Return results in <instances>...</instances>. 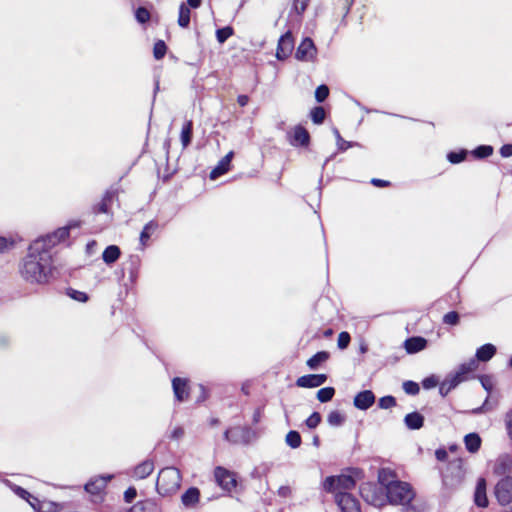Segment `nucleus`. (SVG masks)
Here are the masks:
<instances>
[{
  "label": "nucleus",
  "instance_id": "1",
  "mask_svg": "<svg viewBox=\"0 0 512 512\" xmlns=\"http://www.w3.org/2000/svg\"><path fill=\"white\" fill-rule=\"evenodd\" d=\"M52 255L45 249L42 240H35L28 249L27 256L20 265L22 278L29 283L43 284L51 273Z\"/></svg>",
  "mask_w": 512,
  "mask_h": 512
},
{
  "label": "nucleus",
  "instance_id": "2",
  "mask_svg": "<svg viewBox=\"0 0 512 512\" xmlns=\"http://www.w3.org/2000/svg\"><path fill=\"white\" fill-rule=\"evenodd\" d=\"M181 480V473L177 468H163L157 478L156 488L158 493L163 496L176 493L180 488Z\"/></svg>",
  "mask_w": 512,
  "mask_h": 512
},
{
  "label": "nucleus",
  "instance_id": "3",
  "mask_svg": "<svg viewBox=\"0 0 512 512\" xmlns=\"http://www.w3.org/2000/svg\"><path fill=\"white\" fill-rule=\"evenodd\" d=\"M415 493L411 485L407 482L398 481L391 485L387 492V498L391 504L410 507V502L414 499Z\"/></svg>",
  "mask_w": 512,
  "mask_h": 512
},
{
  "label": "nucleus",
  "instance_id": "4",
  "mask_svg": "<svg viewBox=\"0 0 512 512\" xmlns=\"http://www.w3.org/2000/svg\"><path fill=\"white\" fill-rule=\"evenodd\" d=\"M465 471L460 460L450 462L443 473V486L447 489H454L461 485Z\"/></svg>",
  "mask_w": 512,
  "mask_h": 512
},
{
  "label": "nucleus",
  "instance_id": "5",
  "mask_svg": "<svg viewBox=\"0 0 512 512\" xmlns=\"http://www.w3.org/2000/svg\"><path fill=\"white\" fill-rule=\"evenodd\" d=\"M355 480L350 475H339L327 477L323 483V487L328 492H344L355 487Z\"/></svg>",
  "mask_w": 512,
  "mask_h": 512
},
{
  "label": "nucleus",
  "instance_id": "6",
  "mask_svg": "<svg viewBox=\"0 0 512 512\" xmlns=\"http://www.w3.org/2000/svg\"><path fill=\"white\" fill-rule=\"evenodd\" d=\"M495 496L501 505L512 501V478H502L495 486Z\"/></svg>",
  "mask_w": 512,
  "mask_h": 512
},
{
  "label": "nucleus",
  "instance_id": "7",
  "mask_svg": "<svg viewBox=\"0 0 512 512\" xmlns=\"http://www.w3.org/2000/svg\"><path fill=\"white\" fill-rule=\"evenodd\" d=\"M335 500L342 512H361L359 501L349 493L339 492Z\"/></svg>",
  "mask_w": 512,
  "mask_h": 512
},
{
  "label": "nucleus",
  "instance_id": "8",
  "mask_svg": "<svg viewBox=\"0 0 512 512\" xmlns=\"http://www.w3.org/2000/svg\"><path fill=\"white\" fill-rule=\"evenodd\" d=\"M214 476L218 485L226 491H232L237 485L235 475L223 467H217Z\"/></svg>",
  "mask_w": 512,
  "mask_h": 512
},
{
  "label": "nucleus",
  "instance_id": "9",
  "mask_svg": "<svg viewBox=\"0 0 512 512\" xmlns=\"http://www.w3.org/2000/svg\"><path fill=\"white\" fill-rule=\"evenodd\" d=\"M317 49L313 40L306 37L298 46L295 57L300 61H313L316 57Z\"/></svg>",
  "mask_w": 512,
  "mask_h": 512
},
{
  "label": "nucleus",
  "instance_id": "10",
  "mask_svg": "<svg viewBox=\"0 0 512 512\" xmlns=\"http://www.w3.org/2000/svg\"><path fill=\"white\" fill-rule=\"evenodd\" d=\"M294 49V39L290 31L283 34L277 45L276 57L278 60L287 59Z\"/></svg>",
  "mask_w": 512,
  "mask_h": 512
},
{
  "label": "nucleus",
  "instance_id": "11",
  "mask_svg": "<svg viewBox=\"0 0 512 512\" xmlns=\"http://www.w3.org/2000/svg\"><path fill=\"white\" fill-rule=\"evenodd\" d=\"M70 227L65 226L57 229L52 234H48L46 236L40 237L37 240H42L45 243V249H50L56 244L66 240L69 237Z\"/></svg>",
  "mask_w": 512,
  "mask_h": 512
},
{
  "label": "nucleus",
  "instance_id": "12",
  "mask_svg": "<svg viewBox=\"0 0 512 512\" xmlns=\"http://www.w3.org/2000/svg\"><path fill=\"white\" fill-rule=\"evenodd\" d=\"M327 380L325 374H309L297 379L296 385L302 388H315L323 385Z\"/></svg>",
  "mask_w": 512,
  "mask_h": 512
},
{
  "label": "nucleus",
  "instance_id": "13",
  "mask_svg": "<svg viewBox=\"0 0 512 512\" xmlns=\"http://www.w3.org/2000/svg\"><path fill=\"white\" fill-rule=\"evenodd\" d=\"M375 402V395L371 390H364L359 392L354 397V406L360 410L369 409Z\"/></svg>",
  "mask_w": 512,
  "mask_h": 512
},
{
  "label": "nucleus",
  "instance_id": "14",
  "mask_svg": "<svg viewBox=\"0 0 512 512\" xmlns=\"http://www.w3.org/2000/svg\"><path fill=\"white\" fill-rule=\"evenodd\" d=\"M111 479L112 475L100 476L92 479L85 485V490L92 495H99Z\"/></svg>",
  "mask_w": 512,
  "mask_h": 512
},
{
  "label": "nucleus",
  "instance_id": "15",
  "mask_svg": "<svg viewBox=\"0 0 512 512\" xmlns=\"http://www.w3.org/2000/svg\"><path fill=\"white\" fill-rule=\"evenodd\" d=\"M474 503L481 508L488 506V498L486 495V481L484 478H479L474 492Z\"/></svg>",
  "mask_w": 512,
  "mask_h": 512
},
{
  "label": "nucleus",
  "instance_id": "16",
  "mask_svg": "<svg viewBox=\"0 0 512 512\" xmlns=\"http://www.w3.org/2000/svg\"><path fill=\"white\" fill-rule=\"evenodd\" d=\"M427 346V340L420 336L410 337L405 340L404 348L408 354H415L424 350Z\"/></svg>",
  "mask_w": 512,
  "mask_h": 512
},
{
  "label": "nucleus",
  "instance_id": "17",
  "mask_svg": "<svg viewBox=\"0 0 512 512\" xmlns=\"http://www.w3.org/2000/svg\"><path fill=\"white\" fill-rule=\"evenodd\" d=\"M233 155V151H230L218 162L216 167L210 172V179L215 180L221 175L228 172Z\"/></svg>",
  "mask_w": 512,
  "mask_h": 512
},
{
  "label": "nucleus",
  "instance_id": "18",
  "mask_svg": "<svg viewBox=\"0 0 512 512\" xmlns=\"http://www.w3.org/2000/svg\"><path fill=\"white\" fill-rule=\"evenodd\" d=\"M172 387L174 391L175 398L182 402L188 397V384L187 380L176 377L172 381Z\"/></svg>",
  "mask_w": 512,
  "mask_h": 512
},
{
  "label": "nucleus",
  "instance_id": "19",
  "mask_svg": "<svg viewBox=\"0 0 512 512\" xmlns=\"http://www.w3.org/2000/svg\"><path fill=\"white\" fill-rule=\"evenodd\" d=\"M153 470H154L153 461L145 460V461L141 462L140 464H138L134 468L131 476L137 480L145 479L153 472Z\"/></svg>",
  "mask_w": 512,
  "mask_h": 512
},
{
  "label": "nucleus",
  "instance_id": "20",
  "mask_svg": "<svg viewBox=\"0 0 512 512\" xmlns=\"http://www.w3.org/2000/svg\"><path fill=\"white\" fill-rule=\"evenodd\" d=\"M478 367V363L475 359H470L468 362L461 364L457 370L453 373L454 376H458L460 383L468 378V375L473 373Z\"/></svg>",
  "mask_w": 512,
  "mask_h": 512
},
{
  "label": "nucleus",
  "instance_id": "21",
  "mask_svg": "<svg viewBox=\"0 0 512 512\" xmlns=\"http://www.w3.org/2000/svg\"><path fill=\"white\" fill-rule=\"evenodd\" d=\"M310 136L308 131L302 126H296L293 131V138L290 143L293 146H307Z\"/></svg>",
  "mask_w": 512,
  "mask_h": 512
},
{
  "label": "nucleus",
  "instance_id": "22",
  "mask_svg": "<svg viewBox=\"0 0 512 512\" xmlns=\"http://www.w3.org/2000/svg\"><path fill=\"white\" fill-rule=\"evenodd\" d=\"M378 481L387 493L390 486L399 480L396 479V475L390 469L383 468L378 473Z\"/></svg>",
  "mask_w": 512,
  "mask_h": 512
},
{
  "label": "nucleus",
  "instance_id": "23",
  "mask_svg": "<svg viewBox=\"0 0 512 512\" xmlns=\"http://www.w3.org/2000/svg\"><path fill=\"white\" fill-rule=\"evenodd\" d=\"M199 498V490L195 487H191L181 496V501L185 507L192 508L199 502Z\"/></svg>",
  "mask_w": 512,
  "mask_h": 512
},
{
  "label": "nucleus",
  "instance_id": "24",
  "mask_svg": "<svg viewBox=\"0 0 512 512\" xmlns=\"http://www.w3.org/2000/svg\"><path fill=\"white\" fill-rule=\"evenodd\" d=\"M404 423L408 429L418 430L424 424V417L418 412L408 413L404 418Z\"/></svg>",
  "mask_w": 512,
  "mask_h": 512
},
{
  "label": "nucleus",
  "instance_id": "25",
  "mask_svg": "<svg viewBox=\"0 0 512 512\" xmlns=\"http://www.w3.org/2000/svg\"><path fill=\"white\" fill-rule=\"evenodd\" d=\"M496 353V347L493 344H485L477 349L476 351V361L487 362L489 361Z\"/></svg>",
  "mask_w": 512,
  "mask_h": 512
},
{
  "label": "nucleus",
  "instance_id": "26",
  "mask_svg": "<svg viewBox=\"0 0 512 512\" xmlns=\"http://www.w3.org/2000/svg\"><path fill=\"white\" fill-rule=\"evenodd\" d=\"M120 254L121 251L118 246L110 245L103 251L102 259L106 264L111 265L119 259Z\"/></svg>",
  "mask_w": 512,
  "mask_h": 512
},
{
  "label": "nucleus",
  "instance_id": "27",
  "mask_svg": "<svg viewBox=\"0 0 512 512\" xmlns=\"http://www.w3.org/2000/svg\"><path fill=\"white\" fill-rule=\"evenodd\" d=\"M459 384H460V380H459L458 376H454L453 374H450L440 384L439 392L442 396H446L452 389L457 387Z\"/></svg>",
  "mask_w": 512,
  "mask_h": 512
},
{
  "label": "nucleus",
  "instance_id": "28",
  "mask_svg": "<svg viewBox=\"0 0 512 512\" xmlns=\"http://www.w3.org/2000/svg\"><path fill=\"white\" fill-rule=\"evenodd\" d=\"M157 228H158V223L153 220L149 221L144 226L142 232L140 233V238H139L142 248H144L147 245L151 235L157 230Z\"/></svg>",
  "mask_w": 512,
  "mask_h": 512
},
{
  "label": "nucleus",
  "instance_id": "29",
  "mask_svg": "<svg viewBox=\"0 0 512 512\" xmlns=\"http://www.w3.org/2000/svg\"><path fill=\"white\" fill-rule=\"evenodd\" d=\"M464 443L470 453H475L480 449L481 438L477 433H469L464 437Z\"/></svg>",
  "mask_w": 512,
  "mask_h": 512
},
{
  "label": "nucleus",
  "instance_id": "30",
  "mask_svg": "<svg viewBox=\"0 0 512 512\" xmlns=\"http://www.w3.org/2000/svg\"><path fill=\"white\" fill-rule=\"evenodd\" d=\"M192 132H193V123L191 120H188L184 123L182 130H181V134H180V139H181L183 149H185L186 147H188L190 145L191 140H192Z\"/></svg>",
  "mask_w": 512,
  "mask_h": 512
},
{
  "label": "nucleus",
  "instance_id": "31",
  "mask_svg": "<svg viewBox=\"0 0 512 512\" xmlns=\"http://www.w3.org/2000/svg\"><path fill=\"white\" fill-rule=\"evenodd\" d=\"M190 23V8L182 3L179 7L178 24L183 28H187Z\"/></svg>",
  "mask_w": 512,
  "mask_h": 512
},
{
  "label": "nucleus",
  "instance_id": "32",
  "mask_svg": "<svg viewBox=\"0 0 512 512\" xmlns=\"http://www.w3.org/2000/svg\"><path fill=\"white\" fill-rule=\"evenodd\" d=\"M329 357V354L325 351L317 352L307 361V365L310 369H317V367L325 362Z\"/></svg>",
  "mask_w": 512,
  "mask_h": 512
},
{
  "label": "nucleus",
  "instance_id": "33",
  "mask_svg": "<svg viewBox=\"0 0 512 512\" xmlns=\"http://www.w3.org/2000/svg\"><path fill=\"white\" fill-rule=\"evenodd\" d=\"M63 508L62 504H59L50 500H42L40 507H37L38 512H59Z\"/></svg>",
  "mask_w": 512,
  "mask_h": 512
},
{
  "label": "nucleus",
  "instance_id": "34",
  "mask_svg": "<svg viewBox=\"0 0 512 512\" xmlns=\"http://www.w3.org/2000/svg\"><path fill=\"white\" fill-rule=\"evenodd\" d=\"M285 441L289 447L296 449L301 445V436L297 431L292 430L287 433Z\"/></svg>",
  "mask_w": 512,
  "mask_h": 512
},
{
  "label": "nucleus",
  "instance_id": "35",
  "mask_svg": "<svg viewBox=\"0 0 512 512\" xmlns=\"http://www.w3.org/2000/svg\"><path fill=\"white\" fill-rule=\"evenodd\" d=\"M345 421V416L339 411H331L328 414L327 422L330 426L338 427L341 426Z\"/></svg>",
  "mask_w": 512,
  "mask_h": 512
},
{
  "label": "nucleus",
  "instance_id": "36",
  "mask_svg": "<svg viewBox=\"0 0 512 512\" xmlns=\"http://www.w3.org/2000/svg\"><path fill=\"white\" fill-rule=\"evenodd\" d=\"M335 394V390L333 387H324L318 390L317 392V399L322 402H328L330 401Z\"/></svg>",
  "mask_w": 512,
  "mask_h": 512
},
{
  "label": "nucleus",
  "instance_id": "37",
  "mask_svg": "<svg viewBox=\"0 0 512 512\" xmlns=\"http://www.w3.org/2000/svg\"><path fill=\"white\" fill-rule=\"evenodd\" d=\"M243 432H244V430L242 428L236 427V428L226 430L224 433V436H225L226 440L233 442V443H238L239 437L242 435Z\"/></svg>",
  "mask_w": 512,
  "mask_h": 512
},
{
  "label": "nucleus",
  "instance_id": "38",
  "mask_svg": "<svg viewBox=\"0 0 512 512\" xmlns=\"http://www.w3.org/2000/svg\"><path fill=\"white\" fill-rule=\"evenodd\" d=\"M166 50H167V47H166L165 42L162 40L157 41L154 44V48H153V55H154L155 59H157V60L162 59L166 54Z\"/></svg>",
  "mask_w": 512,
  "mask_h": 512
},
{
  "label": "nucleus",
  "instance_id": "39",
  "mask_svg": "<svg viewBox=\"0 0 512 512\" xmlns=\"http://www.w3.org/2000/svg\"><path fill=\"white\" fill-rule=\"evenodd\" d=\"M233 35V29L229 26L220 28L216 31V38L219 43H224L230 36Z\"/></svg>",
  "mask_w": 512,
  "mask_h": 512
},
{
  "label": "nucleus",
  "instance_id": "40",
  "mask_svg": "<svg viewBox=\"0 0 512 512\" xmlns=\"http://www.w3.org/2000/svg\"><path fill=\"white\" fill-rule=\"evenodd\" d=\"M493 153V147L489 145L478 146L474 151L473 155L477 158H486Z\"/></svg>",
  "mask_w": 512,
  "mask_h": 512
},
{
  "label": "nucleus",
  "instance_id": "41",
  "mask_svg": "<svg viewBox=\"0 0 512 512\" xmlns=\"http://www.w3.org/2000/svg\"><path fill=\"white\" fill-rule=\"evenodd\" d=\"M310 115L315 124H321L325 119V110L322 107H315L312 109Z\"/></svg>",
  "mask_w": 512,
  "mask_h": 512
},
{
  "label": "nucleus",
  "instance_id": "42",
  "mask_svg": "<svg viewBox=\"0 0 512 512\" xmlns=\"http://www.w3.org/2000/svg\"><path fill=\"white\" fill-rule=\"evenodd\" d=\"M466 155H467L466 150H461L460 152H450L447 155V159L452 164H458L465 159Z\"/></svg>",
  "mask_w": 512,
  "mask_h": 512
},
{
  "label": "nucleus",
  "instance_id": "43",
  "mask_svg": "<svg viewBox=\"0 0 512 512\" xmlns=\"http://www.w3.org/2000/svg\"><path fill=\"white\" fill-rule=\"evenodd\" d=\"M310 0H293L292 10L297 15H302L306 10Z\"/></svg>",
  "mask_w": 512,
  "mask_h": 512
},
{
  "label": "nucleus",
  "instance_id": "44",
  "mask_svg": "<svg viewBox=\"0 0 512 512\" xmlns=\"http://www.w3.org/2000/svg\"><path fill=\"white\" fill-rule=\"evenodd\" d=\"M329 95V88L326 85H320L315 90V99L317 102H323Z\"/></svg>",
  "mask_w": 512,
  "mask_h": 512
},
{
  "label": "nucleus",
  "instance_id": "45",
  "mask_svg": "<svg viewBox=\"0 0 512 512\" xmlns=\"http://www.w3.org/2000/svg\"><path fill=\"white\" fill-rule=\"evenodd\" d=\"M321 422V415L318 412H313L305 421L310 429L316 428Z\"/></svg>",
  "mask_w": 512,
  "mask_h": 512
},
{
  "label": "nucleus",
  "instance_id": "46",
  "mask_svg": "<svg viewBox=\"0 0 512 512\" xmlns=\"http://www.w3.org/2000/svg\"><path fill=\"white\" fill-rule=\"evenodd\" d=\"M378 405L381 409H389L396 405V400L393 396H384L379 399Z\"/></svg>",
  "mask_w": 512,
  "mask_h": 512
},
{
  "label": "nucleus",
  "instance_id": "47",
  "mask_svg": "<svg viewBox=\"0 0 512 512\" xmlns=\"http://www.w3.org/2000/svg\"><path fill=\"white\" fill-rule=\"evenodd\" d=\"M135 17L139 23H146L150 19V13L146 8L139 7L135 12Z\"/></svg>",
  "mask_w": 512,
  "mask_h": 512
},
{
  "label": "nucleus",
  "instance_id": "48",
  "mask_svg": "<svg viewBox=\"0 0 512 512\" xmlns=\"http://www.w3.org/2000/svg\"><path fill=\"white\" fill-rule=\"evenodd\" d=\"M403 390L409 395H416L419 393V385L413 381H406L403 383Z\"/></svg>",
  "mask_w": 512,
  "mask_h": 512
},
{
  "label": "nucleus",
  "instance_id": "49",
  "mask_svg": "<svg viewBox=\"0 0 512 512\" xmlns=\"http://www.w3.org/2000/svg\"><path fill=\"white\" fill-rule=\"evenodd\" d=\"M351 337L348 332H341L338 335L337 345L339 349H346L350 343Z\"/></svg>",
  "mask_w": 512,
  "mask_h": 512
},
{
  "label": "nucleus",
  "instance_id": "50",
  "mask_svg": "<svg viewBox=\"0 0 512 512\" xmlns=\"http://www.w3.org/2000/svg\"><path fill=\"white\" fill-rule=\"evenodd\" d=\"M443 322L447 325H457L459 323V314L455 311L448 312L444 315Z\"/></svg>",
  "mask_w": 512,
  "mask_h": 512
},
{
  "label": "nucleus",
  "instance_id": "51",
  "mask_svg": "<svg viewBox=\"0 0 512 512\" xmlns=\"http://www.w3.org/2000/svg\"><path fill=\"white\" fill-rule=\"evenodd\" d=\"M334 134L336 136V139H337V145H338V148L339 150H346L350 147H353L355 144L352 143V142H347L345 141L341 136H340V133L337 129H334Z\"/></svg>",
  "mask_w": 512,
  "mask_h": 512
},
{
  "label": "nucleus",
  "instance_id": "52",
  "mask_svg": "<svg viewBox=\"0 0 512 512\" xmlns=\"http://www.w3.org/2000/svg\"><path fill=\"white\" fill-rule=\"evenodd\" d=\"M68 295L78 302H86L88 300V296L86 293L74 289H71L68 292Z\"/></svg>",
  "mask_w": 512,
  "mask_h": 512
},
{
  "label": "nucleus",
  "instance_id": "53",
  "mask_svg": "<svg viewBox=\"0 0 512 512\" xmlns=\"http://www.w3.org/2000/svg\"><path fill=\"white\" fill-rule=\"evenodd\" d=\"M14 246V241L6 237H0V252L9 251Z\"/></svg>",
  "mask_w": 512,
  "mask_h": 512
},
{
  "label": "nucleus",
  "instance_id": "54",
  "mask_svg": "<svg viewBox=\"0 0 512 512\" xmlns=\"http://www.w3.org/2000/svg\"><path fill=\"white\" fill-rule=\"evenodd\" d=\"M12 490L17 496H19L20 498H22L26 501L28 500V498L32 497V495L27 490H25L24 488H22L20 486L13 485Z\"/></svg>",
  "mask_w": 512,
  "mask_h": 512
},
{
  "label": "nucleus",
  "instance_id": "55",
  "mask_svg": "<svg viewBox=\"0 0 512 512\" xmlns=\"http://www.w3.org/2000/svg\"><path fill=\"white\" fill-rule=\"evenodd\" d=\"M438 385V379L435 376H430L422 381V386L425 389H432Z\"/></svg>",
  "mask_w": 512,
  "mask_h": 512
},
{
  "label": "nucleus",
  "instance_id": "56",
  "mask_svg": "<svg viewBox=\"0 0 512 512\" xmlns=\"http://www.w3.org/2000/svg\"><path fill=\"white\" fill-rule=\"evenodd\" d=\"M505 425L508 431V435L512 439V410L507 412L505 416Z\"/></svg>",
  "mask_w": 512,
  "mask_h": 512
},
{
  "label": "nucleus",
  "instance_id": "57",
  "mask_svg": "<svg viewBox=\"0 0 512 512\" xmlns=\"http://www.w3.org/2000/svg\"><path fill=\"white\" fill-rule=\"evenodd\" d=\"M137 492L136 489L133 487L128 488L124 493V498L126 502H132L134 498L136 497Z\"/></svg>",
  "mask_w": 512,
  "mask_h": 512
},
{
  "label": "nucleus",
  "instance_id": "58",
  "mask_svg": "<svg viewBox=\"0 0 512 512\" xmlns=\"http://www.w3.org/2000/svg\"><path fill=\"white\" fill-rule=\"evenodd\" d=\"M481 384H482L483 388L488 393H490L492 391L493 385H492L490 377H488V376L481 377Z\"/></svg>",
  "mask_w": 512,
  "mask_h": 512
},
{
  "label": "nucleus",
  "instance_id": "59",
  "mask_svg": "<svg viewBox=\"0 0 512 512\" xmlns=\"http://www.w3.org/2000/svg\"><path fill=\"white\" fill-rule=\"evenodd\" d=\"M500 154L502 157L512 156V144H505L500 148Z\"/></svg>",
  "mask_w": 512,
  "mask_h": 512
},
{
  "label": "nucleus",
  "instance_id": "60",
  "mask_svg": "<svg viewBox=\"0 0 512 512\" xmlns=\"http://www.w3.org/2000/svg\"><path fill=\"white\" fill-rule=\"evenodd\" d=\"M184 435V430L182 427H175L172 432H171V439H174V440H179L183 437Z\"/></svg>",
  "mask_w": 512,
  "mask_h": 512
},
{
  "label": "nucleus",
  "instance_id": "61",
  "mask_svg": "<svg viewBox=\"0 0 512 512\" xmlns=\"http://www.w3.org/2000/svg\"><path fill=\"white\" fill-rule=\"evenodd\" d=\"M41 501L40 499H38L37 497L33 496L28 498L27 502L31 505V507L37 511V507H40L41 505Z\"/></svg>",
  "mask_w": 512,
  "mask_h": 512
},
{
  "label": "nucleus",
  "instance_id": "62",
  "mask_svg": "<svg viewBox=\"0 0 512 512\" xmlns=\"http://www.w3.org/2000/svg\"><path fill=\"white\" fill-rule=\"evenodd\" d=\"M435 456L439 461H444L447 458L448 453L444 449H438L435 452Z\"/></svg>",
  "mask_w": 512,
  "mask_h": 512
},
{
  "label": "nucleus",
  "instance_id": "63",
  "mask_svg": "<svg viewBox=\"0 0 512 512\" xmlns=\"http://www.w3.org/2000/svg\"><path fill=\"white\" fill-rule=\"evenodd\" d=\"M371 183L376 186V187H385L387 185H389V182L388 181H385V180H381V179H377V178H373L371 180Z\"/></svg>",
  "mask_w": 512,
  "mask_h": 512
},
{
  "label": "nucleus",
  "instance_id": "64",
  "mask_svg": "<svg viewBox=\"0 0 512 512\" xmlns=\"http://www.w3.org/2000/svg\"><path fill=\"white\" fill-rule=\"evenodd\" d=\"M249 98L246 95H239L237 98V102L240 106H246L248 104Z\"/></svg>",
  "mask_w": 512,
  "mask_h": 512
}]
</instances>
